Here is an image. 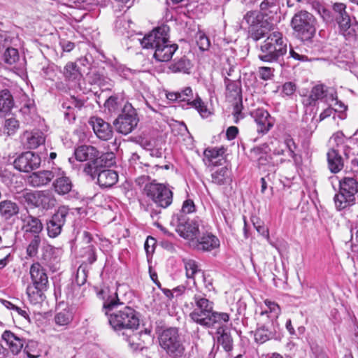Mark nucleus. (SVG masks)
Listing matches in <instances>:
<instances>
[{
  "mask_svg": "<svg viewBox=\"0 0 358 358\" xmlns=\"http://www.w3.org/2000/svg\"><path fill=\"white\" fill-rule=\"evenodd\" d=\"M317 20L314 15L306 10L295 13L291 20V26L303 41L311 40L316 33Z\"/></svg>",
  "mask_w": 358,
  "mask_h": 358,
  "instance_id": "39448f33",
  "label": "nucleus"
},
{
  "mask_svg": "<svg viewBox=\"0 0 358 358\" xmlns=\"http://www.w3.org/2000/svg\"><path fill=\"white\" fill-rule=\"evenodd\" d=\"M334 203L336 208L338 210H341L352 206L355 203V196L346 192H342V189H340V192L334 196Z\"/></svg>",
  "mask_w": 358,
  "mask_h": 358,
  "instance_id": "72a5a7b5",
  "label": "nucleus"
},
{
  "mask_svg": "<svg viewBox=\"0 0 358 358\" xmlns=\"http://www.w3.org/2000/svg\"><path fill=\"white\" fill-rule=\"evenodd\" d=\"M275 328L272 321L261 325L255 332V340L258 343H264L274 338Z\"/></svg>",
  "mask_w": 358,
  "mask_h": 358,
  "instance_id": "b1692460",
  "label": "nucleus"
},
{
  "mask_svg": "<svg viewBox=\"0 0 358 358\" xmlns=\"http://www.w3.org/2000/svg\"><path fill=\"white\" fill-rule=\"evenodd\" d=\"M19 213L18 205L8 199L0 201V215L4 220H9Z\"/></svg>",
  "mask_w": 358,
  "mask_h": 358,
  "instance_id": "7c9ffc66",
  "label": "nucleus"
},
{
  "mask_svg": "<svg viewBox=\"0 0 358 358\" xmlns=\"http://www.w3.org/2000/svg\"><path fill=\"white\" fill-rule=\"evenodd\" d=\"M56 178L53 182L52 187L55 192L59 195H65L69 193L73 187L71 179L66 176L64 173L57 170Z\"/></svg>",
  "mask_w": 358,
  "mask_h": 358,
  "instance_id": "4be33fe9",
  "label": "nucleus"
},
{
  "mask_svg": "<svg viewBox=\"0 0 358 358\" xmlns=\"http://www.w3.org/2000/svg\"><path fill=\"white\" fill-rule=\"evenodd\" d=\"M138 118L134 108L129 103H126L122 109V113L113 124L117 132L127 135L137 126Z\"/></svg>",
  "mask_w": 358,
  "mask_h": 358,
  "instance_id": "1a4fd4ad",
  "label": "nucleus"
},
{
  "mask_svg": "<svg viewBox=\"0 0 358 358\" xmlns=\"http://www.w3.org/2000/svg\"><path fill=\"white\" fill-rule=\"evenodd\" d=\"M22 229L26 233L39 235L43 229L41 221L36 217L28 215L22 218Z\"/></svg>",
  "mask_w": 358,
  "mask_h": 358,
  "instance_id": "c85d7f7f",
  "label": "nucleus"
},
{
  "mask_svg": "<svg viewBox=\"0 0 358 358\" xmlns=\"http://www.w3.org/2000/svg\"><path fill=\"white\" fill-rule=\"evenodd\" d=\"M203 281L204 287L208 292L214 291L213 280L209 274H206L203 272Z\"/></svg>",
  "mask_w": 358,
  "mask_h": 358,
  "instance_id": "338daca9",
  "label": "nucleus"
},
{
  "mask_svg": "<svg viewBox=\"0 0 358 358\" xmlns=\"http://www.w3.org/2000/svg\"><path fill=\"white\" fill-rule=\"evenodd\" d=\"M196 41L199 49L203 51L210 47V41L203 33L199 32L196 36Z\"/></svg>",
  "mask_w": 358,
  "mask_h": 358,
  "instance_id": "864d4df0",
  "label": "nucleus"
},
{
  "mask_svg": "<svg viewBox=\"0 0 358 358\" xmlns=\"http://www.w3.org/2000/svg\"><path fill=\"white\" fill-rule=\"evenodd\" d=\"M178 94H180V99H178V101L180 102H191L190 99L192 97L193 92L192 90L189 87H185L181 92H178Z\"/></svg>",
  "mask_w": 358,
  "mask_h": 358,
  "instance_id": "052dcab7",
  "label": "nucleus"
},
{
  "mask_svg": "<svg viewBox=\"0 0 358 358\" xmlns=\"http://www.w3.org/2000/svg\"><path fill=\"white\" fill-rule=\"evenodd\" d=\"M191 68L190 61L185 57L174 60L169 66V69L173 73H189Z\"/></svg>",
  "mask_w": 358,
  "mask_h": 358,
  "instance_id": "4c0bfd02",
  "label": "nucleus"
},
{
  "mask_svg": "<svg viewBox=\"0 0 358 358\" xmlns=\"http://www.w3.org/2000/svg\"><path fill=\"white\" fill-rule=\"evenodd\" d=\"M258 13L257 11L250 10L246 13L243 17V22H245L250 27L257 25L258 22Z\"/></svg>",
  "mask_w": 358,
  "mask_h": 358,
  "instance_id": "5fc2aeb1",
  "label": "nucleus"
},
{
  "mask_svg": "<svg viewBox=\"0 0 358 358\" xmlns=\"http://www.w3.org/2000/svg\"><path fill=\"white\" fill-rule=\"evenodd\" d=\"M159 344L171 358H182L185 355V347L179 337L176 328L164 330L159 336Z\"/></svg>",
  "mask_w": 358,
  "mask_h": 358,
  "instance_id": "423d86ee",
  "label": "nucleus"
},
{
  "mask_svg": "<svg viewBox=\"0 0 358 358\" xmlns=\"http://www.w3.org/2000/svg\"><path fill=\"white\" fill-rule=\"evenodd\" d=\"M14 101L8 90L0 91V117L6 115L13 107Z\"/></svg>",
  "mask_w": 358,
  "mask_h": 358,
  "instance_id": "2f4dec72",
  "label": "nucleus"
},
{
  "mask_svg": "<svg viewBox=\"0 0 358 358\" xmlns=\"http://www.w3.org/2000/svg\"><path fill=\"white\" fill-rule=\"evenodd\" d=\"M250 37L255 41H257L264 37H266L269 33H266L262 26L256 25L250 27L249 30Z\"/></svg>",
  "mask_w": 358,
  "mask_h": 358,
  "instance_id": "3c124183",
  "label": "nucleus"
},
{
  "mask_svg": "<svg viewBox=\"0 0 358 358\" xmlns=\"http://www.w3.org/2000/svg\"><path fill=\"white\" fill-rule=\"evenodd\" d=\"M31 285L48 288V278L45 269L38 262L34 263L30 267Z\"/></svg>",
  "mask_w": 358,
  "mask_h": 358,
  "instance_id": "a211bd4d",
  "label": "nucleus"
},
{
  "mask_svg": "<svg viewBox=\"0 0 358 358\" xmlns=\"http://www.w3.org/2000/svg\"><path fill=\"white\" fill-rule=\"evenodd\" d=\"M117 180L118 175L113 170L103 169L98 173L97 182L101 187H111L117 183Z\"/></svg>",
  "mask_w": 358,
  "mask_h": 358,
  "instance_id": "bb28decb",
  "label": "nucleus"
},
{
  "mask_svg": "<svg viewBox=\"0 0 358 358\" xmlns=\"http://www.w3.org/2000/svg\"><path fill=\"white\" fill-rule=\"evenodd\" d=\"M47 289L39 286L29 285L27 288V294L29 301L34 305L43 302L45 299L44 292Z\"/></svg>",
  "mask_w": 358,
  "mask_h": 358,
  "instance_id": "473e14b6",
  "label": "nucleus"
},
{
  "mask_svg": "<svg viewBox=\"0 0 358 358\" xmlns=\"http://www.w3.org/2000/svg\"><path fill=\"white\" fill-rule=\"evenodd\" d=\"M20 198L22 202L28 206L46 210L53 208L57 204L55 196L49 189L24 192Z\"/></svg>",
  "mask_w": 358,
  "mask_h": 358,
  "instance_id": "0eeeda50",
  "label": "nucleus"
},
{
  "mask_svg": "<svg viewBox=\"0 0 358 358\" xmlns=\"http://www.w3.org/2000/svg\"><path fill=\"white\" fill-rule=\"evenodd\" d=\"M69 208L67 206H61L46 222L48 235L50 238L57 237L62 232L66 223V217L69 214Z\"/></svg>",
  "mask_w": 358,
  "mask_h": 358,
  "instance_id": "9b49d317",
  "label": "nucleus"
},
{
  "mask_svg": "<svg viewBox=\"0 0 358 358\" xmlns=\"http://www.w3.org/2000/svg\"><path fill=\"white\" fill-rule=\"evenodd\" d=\"M224 324H216L214 328H217V334H220L217 338L218 343L226 351H230L232 349V339L231 336L225 331Z\"/></svg>",
  "mask_w": 358,
  "mask_h": 358,
  "instance_id": "c9c22d12",
  "label": "nucleus"
},
{
  "mask_svg": "<svg viewBox=\"0 0 358 358\" xmlns=\"http://www.w3.org/2000/svg\"><path fill=\"white\" fill-rule=\"evenodd\" d=\"M182 263L184 264L186 277L189 279L194 280V275L201 271L198 263L195 260L189 258L182 259Z\"/></svg>",
  "mask_w": 358,
  "mask_h": 358,
  "instance_id": "a19ab883",
  "label": "nucleus"
},
{
  "mask_svg": "<svg viewBox=\"0 0 358 358\" xmlns=\"http://www.w3.org/2000/svg\"><path fill=\"white\" fill-rule=\"evenodd\" d=\"M101 163L99 157L96 159L91 160L87 162L84 167V172L90 176L92 178H94L96 176H98V173L101 171L99 166H101Z\"/></svg>",
  "mask_w": 358,
  "mask_h": 358,
  "instance_id": "a18cd8bd",
  "label": "nucleus"
},
{
  "mask_svg": "<svg viewBox=\"0 0 358 358\" xmlns=\"http://www.w3.org/2000/svg\"><path fill=\"white\" fill-rule=\"evenodd\" d=\"M1 338L8 347L7 350L13 355H18L24 347L23 340L10 331H5Z\"/></svg>",
  "mask_w": 358,
  "mask_h": 358,
  "instance_id": "5701e85b",
  "label": "nucleus"
},
{
  "mask_svg": "<svg viewBox=\"0 0 358 358\" xmlns=\"http://www.w3.org/2000/svg\"><path fill=\"white\" fill-rule=\"evenodd\" d=\"M318 100H324L328 103L329 101L336 100V98L333 94L329 96L327 89L324 85H317L312 88L306 101L307 104L315 105Z\"/></svg>",
  "mask_w": 358,
  "mask_h": 358,
  "instance_id": "412c9836",
  "label": "nucleus"
},
{
  "mask_svg": "<svg viewBox=\"0 0 358 358\" xmlns=\"http://www.w3.org/2000/svg\"><path fill=\"white\" fill-rule=\"evenodd\" d=\"M98 294L103 299V308L108 316L110 326L114 331L123 329L136 330L140 324L138 313L131 307L124 306L113 311L119 304L115 292H110L109 288L102 289Z\"/></svg>",
  "mask_w": 358,
  "mask_h": 358,
  "instance_id": "f257e3e1",
  "label": "nucleus"
},
{
  "mask_svg": "<svg viewBox=\"0 0 358 358\" xmlns=\"http://www.w3.org/2000/svg\"><path fill=\"white\" fill-rule=\"evenodd\" d=\"M20 127V123L15 117H10L5 120L4 131L8 135H13Z\"/></svg>",
  "mask_w": 358,
  "mask_h": 358,
  "instance_id": "8fccbe9b",
  "label": "nucleus"
},
{
  "mask_svg": "<svg viewBox=\"0 0 358 358\" xmlns=\"http://www.w3.org/2000/svg\"><path fill=\"white\" fill-rule=\"evenodd\" d=\"M192 311L190 318L196 324L206 327L213 328L216 324L227 323L229 320V315L226 313L214 311V303L206 297L204 294H196L191 302Z\"/></svg>",
  "mask_w": 358,
  "mask_h": 358,
  "instance_id": "f03ea898",
  "label": "nucleus"
},
{
  "mask_svg": "<svg viewBox=\"0 0 358 358\" xmlns=\"http://www.w3.org/2000/svg\"><path fill=\"white\" fill-rule=\"evenodd\" d=\"M251 156L259 162V164H264V155H266V152L263 150V148L261 147H256L251 150L250 151Z\"/></svg>",
  "mask_w": 358,
  "mask_h": 358,
  "instance_id": "13d9d810",
  "label": "nucleus"
},
{
  "mask_svg": "<svg viewBox=\"0 0 358 358\" xmlns=\"http://www.w3.org/2000/svg\"><path fill=\"white\" fill-rule=\"evenodd\" d=\"M212 182L217 185H223L231 182V171L227 166L215 171L211 175Z\"/></svg>",
  "mask_w": 358,
  "mask_h": 358,
  "instance_id": "f704fd0d",
  "label": "nucleus"
},
{
  "mask_svg": "<svg viewBox=\"0 0 358 358\" xmlns=\"http://www.w3.org/2000/svg\"><path fill=\"white\" fill-rule=\"evenodd\" d=\"M41 159L38 154L33 152L22 153L13 162L14 167L22 172L28 173L39 167Z\"/></svg>",
  "mask_w": 358,
  "mask_h": 358,
  "instance_id": "f8f14e48",
  "label": "nucleus"
},
{
  "mask_svg": "<svg viewBox=\"0 0 358 358\" xmlns=\"http://www.w3.org/2000/svg\"><path fill=\"white\" fill-rule=\"evenodd\" d=\"M225 149L222 148H207L204 151L206 164L208 166H217L222 165L223 155Z\"/></svg>",
  "mask_w": 358,
  "mask_h": 358,
  "instance_id": "393cba45",
  "label": "nucleus"
},
{
  "mask_svg": "<svg viewBox=\"0 0 358 358\" xmlns=\"http://www.w3.org/2000/svg\"><path fill=\"white\" fill-rule=\"evenodd\" d=\"M21 138L24 146L28 149H36L45 141L44 134L39 130L25 131Z\"/></svg>",
  "mask_w": 358,
  "mask_h": 358,
  "instance_id": "dca6fc26",
  "label": "nucleus"
},
{
  "mask_svg": "<svg viewBox=\"0 0 358 358\" xmlns=\"http://www.w3.org/2000/svg\"><path fill=\"white\" fill-rule=\"evenodd\" d=\"M99 159L101 164L105 160V165L107 166H110L115 163L114 155L112 152L106 153L100 157H99Z\"/></svg>",
  "mask_w": 358,
  "mask_h": 358,
  "instance_id": "774afa93",
  "label": "nucleus"
},
{
  "mask_svg": "<svg viewBox=\"0 0 358 358\" xmlns=\"http://www.w3.org/2000/svg\"><path fill=\"white\" fill-rule=\"evenodd\" d=\"M187 106L195 108L202 118H207L212 114L210 110L198 95L191 102H188Z\"/></svg>",
  "mask_w": 358,
  "mask_h": 358,
  "instance_id": "58836bf2",
  "label": "nucleus"
},
{
  "mask_svg": "<svg viewBox=\"0 0 358 358\" xmlns=\"http://www.w3.org/2000/svg\"><path fill=\"white\" fill-rule=\"evenodd\" d=\"M278 0H264L260 3V10L266 15L269 13H276L278 10Z\"/></svg>",
  "mask_w": 358,
  "mask_h": 358,
  "instance_id": "09e8293b",
  "label": "nucleus"
},
{
  "mask_svg": "<svg viewBox=\"0 0 358 358\" xmlns=\"http://www.w3.org/2000/svg\"><path fill=\"white\" fill-rule=\"evenodd\" d=\"M35 106L33 102L25 103L20 109L22 114L28 117V118L26 117V120L27 122L29 121V118L31 117V115L35 113Z\"/></svg>",
  "mask_w": 358,
  "mask_h": 358,
  "instance_id": "bf43d9fd",
  "label": "nucleus"
},
{
  "mask_svg": "<svg viewBox=\"0 0 358 358\" xmlns=\"http://www.w3.org/2000/svg\"><path fill=\"white\" fill-rule=\"evenodd\" d=\"M73 319L71 312L68 309H64L57 313L55 316V321L57 325L65 326L69 324Z\"/></svg>",
  "mask_w": 358,
  "mask_h": 358,
  "instance_id": "49530a36",
  "label": "nucleus"
},
{
  "mask_svg": "<svg viewBox=\"0 0 358 358\" xmlns=\"http://www.w3.org/2000/svg\"><path fill=\"white\" fill-rule=\"evenodd\" d=\"M273 71L270 67L262 66L259 68L258 73L261 79L268 80L273 76Z\"/></svg>",
  "mask_w": 358,
  "mask_h": 358,
  "instance_id": "680f3d73",
  "label": "nucleus"
},
{
  "mask_svg": "<svg viewBox=\"0 0 358 358\" xmlns=\"http://www.w3.org/2000/svg\"><path fill=\"white\" fill-rule=\"evenodd\" d=\"M176 231L179 235L194 242L199 234L198 221L193 219L190 220L185 215H177L176 216Z\"/></svg>",
  "mask_w": 358,
  "mask_h": 358,
  "instance_id": "9d476101",
  "label": "nucleus"
},
{
  "mask_svg": "<svg viewBox=\"0 0 358 358\" xmlns=\"http://www.w3.org/2000/svg\"><path fill=\"white\" fill-rule=\"evenodd\" d=\"M177 49L178 45L175 43L171 44L168 38L157 46L153 55L159 62H168L172 58L173 53Z\"/></svg>",
  "mask_w": 358,
  "mask_h": 358,
  "instance_id": "f3484780",
  "label": "nucleus"
},
{
  "mask_svg": "<svg viewBox=\"0 0 358 358\" xmlns=\"http://www.w3.org/2000/svg\"><path fill=\"white\" fill-rule=\"evenodd\" d=\"M104 107L106 110H108V113L112 115L120 111L122 104L118 101L117 97L111 96L106 100Z\"/></svg>",
  "mask_w": 358,
  "mask_h": 358,
  "instance_id": "de8ad7c7",
  "label": "nucleus"
},
{
  "mask_svg": "<svg viewBox=\"0 0 358 358\" xmlns=\"http://www.w3.org/2000/svg\"><path fill=\"white\" fill-rule=\"evenodd\" d=\"M287 52V42L282 34L279 31H273L268 34L261 45L258 57L264 62L280 63L281 59Z\"/></svg>",
  "mask_w": 358,
  "mask_h": 358,
  "instance_id": "7ed1b4c3",
  "label": "nucleus"
},
{
  "mask_svg": "<svg viewBox=\"0 0 358 358\" xmlns=\"http://www.w3.org/2000/svg\"><path fill=\"white\" fill-rule=\"evenodd\" d=\"M328 166L331 172L338 173L343 168V159L338 149L330 148L327 152Z\"/></svg>",
  "mask_w": 358,
  "mask_h": 358,
  "instance_id": "c756f323",
  "label": "nucleus"
},
{
  "mask_svg": "<svg viewBox=\"0 0 358 358\" xmlns=\"http://www.w3.org/2000/svg\"><path fill=\"white\" fill-rule=\"evenodd\" d=\"M56 173L55 169L34 172L29 178V182L33 187L46 185L56 176Z\"/></svg>",
  "mask_w": 358,
  "mask_h": 358,
  "instance_id": "6ab92c4d",
  "label": "nucleus"
},
{
  "mask_svg": "<svg viewBox=\"0 0 358 358\" xmlns=\"http://www.w3.org/2000/svg\"><path fill=\"white\" fill-rule=\"evenodd\" d=\"M195 206L194 203L191 199H187L183 202L181 212L178 215H185V213H191L194 212Z\"/></svg>",
  "mask_w": 358,
  "mask_h": 358,
  "instance_id": "e2e57ef3",
  "label": "nucleus"
},
{
  "mask_svg": "<svg viewBox=\"0 0 358 358\" xmlns=\"http://www.w3.org/2000/svg\"><path fill=\"white\" fill-rule=\"evenodd\" d=\"M252 115L257 124L258 132L266 133L273 127L272 117L265 109L257 108L252 113Z\"/></svg>",
  "mask_w": 358,
  "mask_h": 358,
  "instance_id": "2eb2a0df",
  "label": "nucleus"
},
{
  "mask_svg": "<svg viewBox=\"0 0 358 358\" xmlns=\"http://www.w3.org/2000/svg\"><path fill=\"white\" fill-rule=\"evenodd\" d=\"M144 193L158 206L167 208L173 201V192L166 185L155 182L146 184Z\"/></svg>",
  "mask_w": 358,
  "mask_h": 358,
  "instance_id": "6e6552de",
  "label": "nucleus"
},
{
  "mask_svg": "<svg viewBox=\"0 0 358 358\" xmlns=\"http://www.w3.org/2000/svg\"><path fill=\"white\" fill-rule=\"evenodd\" d=\"M85 254L83 255L86 257L87 262L92 264L96 260L95 249L92 245H89L84 248Z\"/></svg>",
  "mask_w": 358,
  "mask_h": 358,
  "instance_id": "4d7b16f0",
  "label": "nucleus"
},
{
  "mask_svg": "<svg viewBox=\"0 0 358 358\" xmlns=\"http://www.w3.org/2000/svg\"><path fill=\"white\" fill-rule=\"evenodd\" d=\"M296 85L292 82L285 83L282 87V94L283 96H292L296 91Z\"/></svg>",
  "mask_w": 358,
  "mask_h": 358,
  "instance_id": "0e129e2a",
  "label": "nucleus"
},
{
  "mask_svg": "<svg viewBox=\"0 0 358 358\" xmlns=\"http://www.w3.org/2000/svg\"><path fill=\"white\" fill-rule=\"evenodd\" d=\"M67 104H69L76 113L80 110L84 105L83 101L78 99L74 96H71L69 99L66 100Z\"/></svg>",
  "mask_w": 358,
  "mask_h": 358,
  "instance_id": "69168bd1",
  "label": "nucleus"
},
{
  "mask_svg": "<svg viewBox=\"0 0 358 358\" xmlns=\"http://www.w3.org/2000/svg\"><path fill=\"white\" fill-rule=\"evenodd\" d=\"M41 244V237L39 235H34L27 248V254L29 257H34L38 252Z\"/></svg>",
  "mask_w": 358,
  "mask_h": 358,
  "instance_id": "603ef678",
  "label": "nucleus"
},
{
  "mask_svg": "<svg viewBox=\"0 0 358 358\" xmlns=\"http://www.w3.org/2000/svg\"><path fill=\"white\" fill-rule=\"evenodd\" d=\"M192 246L198 250L209 251L216 248L220 245V241L217 238L211 234H203L202 236H196L194 242H192Z\"/></svg>",
  "mask_w": 358,
  "mask_h": 358,
  "instance_id": "aec40b11",
  "label": "nucleus"
},
{
  "mask_svg": "<svg viewBox=\"0 0 358 358\" xmlns=\"http://www.w3.org/2000/svg\"><path fill=\"white\" fill-rule=\"evenodd\" d=\"M8 42H10L8 38L0 34V44L2 45L3 48H6L3 55V62L8 64L12 65L18 61L20 56L18 50L16 48H10L8 46Z\"/></svg>",
  "mask_w": 358,
  "mask_h": 358,
  "instance_id": "cd10ccee",
  "label": "nucleus"
},
{
  "mask_svg": "<svg viewBox=\"0 0 358 358\" xmlns=\"http://www.w3.org/2000/svg\"><path fill=\"white\" fill-rule=\"evenodd\" d=\"M319 15L327 24L336 23L340 32L344 36L354 35L355 28L351 24L350 17L346 12V6L344 3H334L331 10L324 7Z\"/></svg>",
  "mask_w": 358,
  "mask_h": 358,
  "instance_id": "20e7f679",
  "label": "nucleus"
},
{
  "mask_svg": "<svg viewBox=\"0 0 358 358\" xmlns=\"http://www.w3.org/2000/svg\"><path fill=\"white\" fill-rule=\"evenodd\" d=\"M76 159L80 162L91 161L99 157V152L92 145H80L74 152Z\"/></svg>",
  "mask_w": 358,
  "mask_h": 358,
  "instance_id": "a878e982",
  "label": "nucleus"
},
{
  "mask_svg": "<svg viewBox=\"0 0 358 358\" xmlns=\"http://www.w3.org/2000/svg\"><path fill=\"white\" fill-rule=\"evenodd\" d=\"M329 145L331 148L338 149L343 148L345 155H347L345 145V136L342 131H337L334 133L329 139Z\"/></svg>",
  "mask_w": 358,
  "mask_h": 358,
  "instance_id": "37998d69",
  "label": "nucleus"
},
{
  "mask_svg": "<svg viewBox=\"0 0 358 358\" xmlns=\"http://www.w3.org/2000/svg\"><path fill=\"white\" fill-rule=\"evenodd\" d=\"M168 38L166 27H157L145 34L142 39H139L140 43L143 48H151L155 50L158 45L163 43Z\"/></svg>",
  "mask_w": 358,
  "mask_h": 358,
  "instance_id": "ddd939ff",
  "label": "nucleus"
},
{
  "mask_svg": "<svg viewBox=\"0 0 358 358\" xmlns=\"http://www.w3.org/2000/svg\"><path fill=\"white\" fill-rule=\"evenodd\" d=\"M340 189L342 192L354 195L358 192V179L354 177H345L340 180Z\"/></svg>",
  "mask_w": 358,
  "mask_h": 358,
  "instance_id": "e433bc0d",
  "label": "nucleus"
},
{
  "mask_svg": "<svg viewBox=\"0 0 358 358\" xmlns=\"http://www.w3.org/2000/svg\"><path fill=\"white\" fill-rule=\"evenodd\" d=\"M62 108L64 110L63 112L64 117L69 122H71V120H74L76 119V111H75L69 104H67L66 101H64L63 102Z\"/></svg>",
  "mask_w": 358,
  "mask_h": 358,
  "instance_id": "6e6d98bb",
  "label": "nucleus"
},
{
  "mask_svg": "<svg viewBox=\"0 0 358 358\" xmlns=\"http://www.w3.org/2000/svg\"><path fill=\"white\" fill-rule=\"evenodd\" d=\"M264 304L267 307V309L265 310L264 311H262L261 315H264L265 314L270 313V317L272 318V320L277 319L281 312V309L279 305L277 304L275 302L271 301L268 299H266L264 301ZM271 321L273 322V320Z\"/></svg>",
  "mask_w": 358,
  "mask_h": 358,
  "instance_id": "c03bdc74",
  "label": "nucleus"
},
{
  "mask_svg": "<svg viewBox=\"0 0 358 358\" xmlns=\"http://www.w3.org/2000/svg\"><path fill=\"white\" fill-rule=\"evenodd\" d=\"M23 348L24 353L29 358H38L41 356V350L38 348V343L35 341H28Z\"/></svg>",
  "mask_w": 358,
  "mask_h": 358,
  "instance_id": "79ce46f5",
  "label": "nucleus"
},
{
  "mask_svg": "<svg viewBox=\"0 0 358 358\" xmlns=\"http://www.w3.org/2000/svg\"><path fill=\"white\" fill-rule=\"evenodd\" d=\"M63 74L68 80L74 81L81 77V73L77 64L74 62H68L64 68Z\"/></svg>",
  "mask_w": 358,
  "mask_h": 358,
  "instance_id": "ea45409f",
  "label": "nucleus"
},
{
  "mask_svg": "<svg viewBox=\"0 0 358 358\" xmlns=\"http://www.w3.org/2000/svg\"><path fill=\"white\" fill-rule=\"evenodd\" d=\"M96 136L102 141H108L113 137V131L110 124L101 117H92L90 120Z\"/></svg>",
  "mask_w": 358,
  "mask_h": 358,
  "instance_id": "4468645a",
  "label": "nucleus"
}]
</instances>
